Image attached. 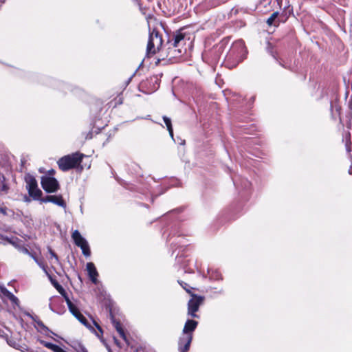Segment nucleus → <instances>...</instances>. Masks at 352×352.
I'll list each match as a JSON object with an SVG mask.
<instances>
[{
    "mask_svg": "<svg viewBox=\"0 0 352 352\" xmlns=\"http://www.w3.org/2000/svg\"><path fill=\"white\" fill-rule=\"evenodd\" d=\"M178 243H181V239H179V237L178 236V240L176 241V242H172L171 243V245L173 247H175Z\"/></svg>",
    "mask_w": 352,
    "mask_h": 352,
    "instance_id": "45",
    "label": "nucleus"
},
{
    "mask_svg": "<svg viewBox=\"0 0 352 352\" xmlns=\"http://www.w3.org/2000/svg\"><path fill=\"white\" fill-rule=\"evenodd\" d=\"M124 166L129 175L135 177H142V169L137 163L129 161L126 163Z\"/></svg>",
    "mask_w": 352,
    "mask_h": 352,
    "instance_id": "12",
    "label": "nucleus"
},
{
    "mask_svg": "<svg viewBox=\"0 0 352 352\" xmlns=\"http://www.w3.org/2000/svg\"><path fill=\"white\" fill-rule=\"evenodd\" d=\"M350 159H351V165H350V167H349V168L348 172H349V174L351 175V174H352V156H351V154H350Z\"/></svg>",
    "mask_w": 352,
    "mask_h": 352,
    "instance_id": "43",
    "label": "nucleus"
},
{
    "mask_svg": "<svg viewBox=\"0 0 352 352\" xmlns=\"http://www.w3.org/2000/svg\"><path fill=\"white\" fill-rule=\"evenodd\" d=\"M118 308L114 305L111 301V324L120 335V337L129 344V340L127 339L126 331L123 323L116 318V314H118Z\"/></svg>",
    "mask_w": 352,
    "mask_h": 352,
    "instance_id": "6",
    "label": "nucleus"
},
{
    "mask_svg": "<svg viewBox=\"0 0 352 352\" xmlns=\"http://www.w3.org/2000/svg\"><path fill=\"white\" fill-rule=\"evenodd\" d=\"M58 293L64 298L67 305H69V303L72 302L64 288H63V292H58Z\"/></svg>",
    "mask_w": 352,
    "mask_h": 352,
    "instance_id": "32",
    "label": "nucleus"
},
{
    "mask_svg": "<svg viewBox=\"0 0 352 352\" xmlns=\"http://www.w3.org/2000/svg\"><path fill=\"white\" fill-rule=\"evenodd\" d=\"M56 171L54 169H50L47 171V175L46 176L53 177Z\"/></svg>",
    "mask_w": 352,
    "mask_h": 352,
    "instance_id": "42",
    "label": "nucleus"
},
{
    "mask_svg": "<svg viewBox=\"0 0 352 352\" xmlns=\"http://www.w3.org/2000/svg\"><path fill=\"white\" fill-rule=\"evenodd\" d=\"M41 184L43 189L47 193L56 192L60 188V184L58 180L54 177L42 176L41 177Z\"/></svg>",
    "mask_w": 352,
    "mask_h": 352,
    "instance_id": "8",
    "label": "nucleus"
},
{
    "mask_svg": "<svg viewBox=\"0 0 352 352\" xmlns=\"http://www.w3.org/2000/svg\"><path fill=\"white\" fill-rule=\"evenodd\" d=\"M138 69L134 72V73L128 78L126 80H124L122 85L111 94V107L115 109L118 105H120L123 103L124 100V92L131 82L132 78L137 73Z\"/></svg>",
    "mask_w": 352,
    "mask_h": 352,
    "instance_id": "4",
    "label": "nucleus"
},
{
    "mask_svg": "<svg viewBox=\"0 0 352 352\" xmlns=\"http://www.w3.org/2000/svg\"><path fill=\"white\" fill-rule=\"evenodd\" d=\"M162 38L160 35V33L155 29H153L149 33L148 41L147 43L146 52L147 54H155V45H162ZM159 48V46H157Z\"/></svg>",
    "mask_w": 352,
    "mask_h": 352,
    "instance_id": "10",
    "label": "nucleus"
},
{
    "mask_svg": "<svg viewBox=\"0 0 352 352\" xmlns=\"http://www.w3.org/2000/svg\"><path fill=\"white\" fill-rule=\"evenodd\" d=\"M67 307L69 311L74 317L80 313L78 308L73 302L69 303V305H68Z\"/></svg>",
    "mask_w": 352,
    "mask_h": 352,
    "instance_id": "28",
    "label": "nucleus"
},
{
    "mask_svg": "<svg viewBox=\"0 0 352 352\" xmlns=\"http://www.w3.org/2000/svg\"><path fill=\"white\" fill-rule=\"evenodd\" d=\"M186 35L183 32V29H180L174 32L172 36L169 37L168 43L169 44V49L170 50L176 51L177 47L186 44Z\"/></svg>",
    "mask_w": 352,
    "mask_h": 352,
    "instance_id": "9",
    "label": "nucleus"
},
{
    "mask_svg": "<svg viewBox=\"0 0 352 352\" xmlns=\"http://www.w3.org/2000/svg\"><path fill=\"white\" fill-rule=\"evenodd\" d=\"M343 141L344 142L345 148L348 153L350 154L351 151L352 142L351 140V133H347L343 137Z\"/></svg>",
    "mask_w": 352,
    "mask_h": 352,
    "instance_id": "23",
    "label": "nucleus"
},
{
    "mask_svg": "<svg viewBox=\"0 0 352 352\" xmlns=\"http://www.w3.org/2000/svg\"><path fill=\"white\" fill-rule=\"evenodd\" d=\"M219 294H223V289L219 290Z\"/></svg>",
    "mask_w": 352,
    "mask_h": 352,
    "instance_id": "50",
    "label": "nucleus"
},
{
    "mask_svg": "<svg viewBox=\"0 0 352 352\" xmlns=\"http://www.w3.org/2000/svg\"><path fill=\"white\" fill-rule=\"evenodd\" d=\"M178 283L184 289H185L187 292L190 293V287L185 282L182 280H178Z\"/></svg>",
    "mask_w": 352,
    "mask_h": 352,
    "instance_id": "33",
    "label": "nucleus"
},
{
    "mask_svg": "<svg viewBox=\"0 0 352 352\" xmlns=\"http://www.w3.org/2000/svg\"><path fill=\"white\" fill-rule=\"evenodd\" d=\"M234 184L239 188V186L241 188L245 189L246 190H249L251 187V183L246 179H242L240 184H238V182L236 179H232Z\"/></svg>",
    "mask_w": 352,
    "mask_h": 352,
    "instance_id": "21",
    "label": "nucleus"
},
{
    "mask_svg": "<svg viewBox=\"0 0 352 352\" xmlns=\"http://www.w3.org/2000/svg\"><path fill=\"white\" fill-rule=\"evenodd\" d=\"M31 256V257H32V258L35 261V262H36V263H38V265L40 267H41L42 268H43V269H44V265H42V263H41L38 261V258H36V257L33 254H32V256Z\"/></svg>",
    "mask_w": 352,
    "mask_h": 352,
    "instance_id": "40",
    "label": "nucleus"
},
{
    "mask_svg": "<svg viewBox=\"0 0 352 352\" xmlns=\"http://www.w3.org/2000/svg\"><path fill=\"white\" fill-rule=\"evenodd\" d=\"M80 352H88V351L87 350V349L85 347L82 346V347H81Z\"/></svg>",
    "mask_w": 352,
    "mask_h": 352,
    "instance_id": "47",
    "label": "nucleus"
},
{
    "mask_svg": "<svg viewBox=\"0 0 352 352\" xmlns=\"http://www.w3.org/2000/svg\"><path fill=\"white\" fill-rule=\"evenodd\" d=\"M115 179L118 182V183L122 185L123 187H124L126 189L133 192H138L144 197L145 198L150 197L151 202L153 203L154 200V194L151 192L149 188H148V182H144V179H141L140 180H138L136 182V184H131L125 182L124 180L120 179L118 176H113ZM164 191L161 192L160 193L155 194V197H157L162 193H164Z\"/></svg>",
    "mask_w": 352,
    "mask_h": 352,
    "instance_id": "2",
    "label": "nucleus"
},
{
    "mask_svg": "<svg viewBox=\"0 0 352 352\" xmlns=\"http://www.w3.org/2000/svg\"><path fill=\"white\" fill-rule=\"evenodd\" d=\"M16 349L20 350L21 352H30V349L25 345H19Z\"/></svg>",
    "mask_w": 352,
    "mask_h": 352,
    "instance_id": "36",
    "label": "nucleus"
},
{
    "mask_svg": "<svg viewBox=\"0 0 352 352\" xmlns=\"http://www.w3.org/2000/svg\"><path fill=\"white\" fill-rule=\"evenodd\" d=\"M267 51L268 52L273 56V58L276 60L277 58L276 54L273 51V46L270 43H267Z\"/></svg>",
    "mask_w": 352,
    "mask_h": 352,
    "instance_id": "34",
    "label": "nucleus"
},
{
    "mask_svg": "<svg viewBox=\"0 0 352 352\" xmlns=\"http://www.w3.org/2000/svg\"><path fill=\"white\" fill-rule=\"evenodd\" d=\"M26 188L30 197L34 200H38L42 196V191L38 188L37 181L35 177L30 173L25 175Z\"/></svg>",
    "mask_w": 352,
    "mask_h": 352,
    "instance_id": "5",
    "label": "nucleus"
},
{
    "mask_svg": "<svg viewBox=\"0 0 352 352\" xmlns=\"http://www.w3.org/2000/svg\"><path fill=\"white\" fill-rule=\"evenodd\" d=\"M192 340V336H180L178 340L179 352H188L190 349V344Z\"/></svg>",
    "mask_w": 352,
    "mask_h": 352,
    "instance_id": "13",
    "label": "nucleus"
},
{
    "mask_svg": "<svg viewBox=\"0 0 352 352\" xmlns=\"http://www.w3.org/2000/svg\"><path fill=\"white\" fill-rule=\"evenodd\" d=\"M101 104H102V102H101L100 100H97L96 101V105H97L98 107H97L96 109H98L100 111H101V110H102V108H101V107H100V106H101Z\"/></svg>",
    "mask_w": 352,
    "mask_h": 352,
    "instance_id": "41",
    "label": "nucleus"
},
{
    "mask_svg": "<svg viewBox=\"0 0 352 352\" xmlns=\"http://www.w3.org/2000/svg\"><path fill=\"white\" fill-rule=\"evenodd\" d=\"M51 203H53L58 206L62 208H66L67 205L65 201H64L62 195H52Z\"/></svg>",
    "mask_w": 352,
    "mask_h": 352,
    "instance_id": "20",
    "label": "nucleus"
},
{
    "mask_svg": "<svg viewBox=\"0 0 352 352\" xmlns=\"http://www.w3.org/2000/svg\"><path fill=\"white\" fill-rule=\"evenodd\" d=\"M49 308L52 311L60 315L63 314L66 311L63 300L58 296L50 298Z\"/></svg>",
    "mask_w": 352,
    "mask_h": 352,
    "instance_id": "11",
    "label": "nucleus"
},
{
    "mask_svg": "<svg viewBox=\"0 0 352 352\" xmlns=\"http://www.w3.org/2000/svg\"><path fill=\"white\" fill-rule=\"evenodd\" d=\"M94 324L98 330V331H96V330L93 329L95 335L100 339V342L105 346L108 352H110V345L108 344L107 340L103 337L104 331L102 328L96 321H94Z\"/></svg>",
    "mask_w": 352,
    "mask_h": 352,
    "instance_id": "15",
    "label": "nucleus"
},
{
    "mask_svg": "<svg viewBox=\"0 0 352 352\" xmlns=\"http://www.w3.org/2000/svg\"><path fill=\"white\" fill-rule=\"evenodd\" d=\"M87 270L88 272L89 277L91 282L94 284L97 283V277L98 276V273L97 270L94 265V264L91 262L87 263Z\"/></svg>",
    "mask_w": 352,
    "mask_h": 352,
    "instance_id": "16",
    "label": "nucleus"
},
{
    "mask_svg": "<svg viewBox=\"0 0 352 352\" xmlns=\"http://www.w3.org/2000/svg\"><path fill=\"white\" fill-rule=\"evenodd\" d=\"M191 296L192 298L188 302V315L191 318H199V316L196 313L198 311L200 305L203 304L204 297L195 294H192Z\"/></svg>",
    "mask_w": 352,
    "mask_h": 352,
    "instance_id": "7",
    "label": "nucleus"
},
{
    "mask_svg": "<svg viewBox=\"0 0 352 352\" xmlns=\"http://www.w3.org/2000/svg\"><path fill=\"white\" fill-rule=\"evenodd\" d=\"M6 210V208H0V213H2L4 215L7 214Z\"/></svg>",
    "mask_w": 352,
    "mask_h": 352,
    "instance_id": "44",
    "label": "nucleus"
},
{
    "mask_svg": "<svg viewBox=\"0 0 352 352\" xmlns=\"http://www.w3.org/2000/svg\"><path fill=\"white\" fill-rule=\"evenodd\" d=\"M30 352H34L32 350H30Z\"/></svg>",
    "mask_w": 352,
    "mask_h": 352,
    "instance_id": "53",
    "label": "nucleus"
},
{
    "mask_svg": "<svg viewBox=\"0 0 352 352\" xmlns=\"http://www.w3.org/2000/svg\"><path fill=\"white\" fill-rule=\"evenodd\" d=\"M82 250V254L85 256V257H89L91 256V250H90V247H89V243H86L85 245H84L83 246H82L81 248H80Z\"/></svg>",
    "mask_w": 352,
    "mask_h": 352,
    "instance_id": "30",
    "label": "nucleus"
},
{
    "mask_svg": "<svg viewBox=\"0 0 352 352\" xmlns=\"http://www.w3.org/2000/svg\"><path fill=\"white\" fill-rule=\"evenodd\" d=\"M28 316H30V317L32 318V320L36 322V324L40 327V329H41V330H40V331H41V332H44V333H45V332H50V333H52V334L55 335V333H53L52 331H50V330L49 329V328H48L47 326H45V325L44 324V323H43L41 320H39V319L38 318V317H37V316H36V317H33V316H31L30 314H28Z\"/></svg>",
    "mask_w": 352,
    "mask_h": 352,
    "instance_id": "19",
    "label": "nucleus"
},
{
    "mask_svg": "<svg viewBox=\"0 0 352 352\" xmlns=\"http://www.w3.org/2000/svg\"><path fill=\"white\" fill-rule=\"evenodd\" d=\"M278 12H274L267 20V23L268 25H272L274 23V21L278 16Z\"/></svg>",
    "mask_w": 352,
    "mask_h": 352,
    "instance_id": "31",
    "label": "nucleus"
},
{
    "mask_svg": "<svg viewBox=\"0 0 352 352\" xmlns=\"http://www.w3.org/2000/svg\"><path fill=\"white\" fill-rule=\"evenodd\" d=\"M84 156L83 154L76 152L60 157L57 162V164L59 168L62 171L65 172L78 167L80 164Z\"/></svg>",
    "mask_w": 352,
    "mask_h": 352,
    "instance_id": "3",
    "label": "nucleus"
},
{
    "mask_svg": "<svg viewBox=\"0 0 352 352\" xmlns=\"http://www.w3.org/2000/svg\"><path fill=\"white\" fill-rule=\"evenodd\" d=\"M114 342L119 346L121 347L120 342H118V339L115 337H113Z\"/></svg>",
    "mask_w": 352,
    "mask_h": 352,
    "instance_id": "46",
    "label": "nucleus"
},
{
    "mask_svg": "<svg viewBox=\"0 0 352 352\" xmlns=\"http://www.w3.org/2000/svg\"><path fill=\"white\" fill-rule=\"evenodd\" d=\"M208 274L210 280H221V274L217 270L208 269Z\"/></svg>",
    "mask_w": 352,
    "mask_h": 352,
    "instance_id": "22",
    "label": "nucleus"
},
{
    "mask_svg": "<svg viewBox=\"0 0 352 352\" xmlns=\"http://www.w3.org/2000/svg\"><path fill=\"white\" fill-rule=\"evenodd\" d=\"M21 250L23 253H24L25 254L32 256V253H31L27 248L23 247L21 249Z\"/></svg>",
    "mask_w": 352,
    "mask_h": 352,
    "instance_id": "38",
    "label": "nucleus"
},
{
    "mask_svg": "<svg viewBox=\"0 0 352 352\" xmlns=\"http://www.w3.org/2000/svg\"><path fill=\"white\" fill-rule=\"evenodd\" d=\"M1 292L6 296L12 303L18 305L19 300L16 296H15L12 292L8 290L6 287H2L1 289Z\"/></svg>",
    "mask_w": 352,
    "mask_h": 352,
    "instance_id": "18",
    "label": "nucleus"
},
{
    "mask_svg": "<svg viewBox=\"0 0 352 352\" xmlns=\"http://www.w3.org/2000/svg\"><path fill=\"white\" fill-rule=\"evenodd\" d=\"M25 201H26V202H29V201H30V198H28V197H25Z\"/></svg>",
    "mask_w": 352,
    "mask_h": 352,
    "instance_id": "49",
    "label": "nucleus"
},
{
    "mask_svg": "<svg viewBox=\"0 0 352 352\" xmlns=\"http://www.w3.org/2000/svg\"><path fill=\"white\" fill-rule=\"evenodd\" d=\"M163 120L167 127V130L168 131L170 136L173 139V129L172 126L171 120L168 117L164 116Z\"/></svg>",
    "mask_w": 352,
    "mask_h": 352,
    "instance_id": "26",
    "label": "nucleus"
},
{
    "mask_svg": "<svg viewBox=\"0 0 352 352\" xmlns=\"http://www.w3.org/2000/svg\"><path fill=\"white\" fill-rule=\"evenodd\" d=\"M72 237L75 245L79 248H81L88 243L87 241L80 234V233L77 230L72 233Z\"/></svg>",
    "mask_w": 352,
    "mask_h": 352,
    "instance_id": "17",
    "label": "nucleus"
},
{
    "mask_svg": "<svg viewBox=\"0 0 352 352\" xmlns=\"http://www.w3.org/2000/svg\"><path fill=\"white\" fill-rule=\"evenodd\" d=\"M277 63L283 68L293 71L294 69V66L292 64V63H289L288 61H285L283 59H278V58L276 59Z\"/></svg>",
    "mask_w": 352,
    "mask_h": 352,
    "instance_id": "25",
    "label": "nucleus"
},
{
    "mask_svg": "<svg viewBox=\"0 0 352 352\" xmlns=\"http://www.w3.org/2000/svg\"><path fill=\"white\" fill-rule=\"evenodd\" d=\"M3 334H5L4 332L0 329V336L1 337H4Z\"/></svg>",
    "mask_w": 352,
    "mask_h": 352,
    "instance_id": "48",
    "label": "nucleus"
},
{
    "mask_svg": "<svg viewBox=\"0 0 352 352\" xmlns=\"http://www.w3.org/2000/svg\"><path fill=\"white\" fill-rule=\"evenodd\" d=\"M91 111H94V107H92V106H91Z\"/></svg>",
    "mask_w": 352,
    "mask_h": 352,
    "instance_id": "51",
    "label": "nucleus"
},
{
    "mask_svg": "<svg viewBox=\"0 0 352 352\" xmlns=\"http://www.w3.org/2000/svg\"><path fill=\"white\" fill-rule=\"evenodd\" d=\"M9 186L6 183V177L3 175L0 174V192L7 194L9 190Z\"/></svg>",
    "mask_w": 352,
    "mask_h": 352,
    "instance_id": "24",
    "label": "nucleus"
},
{
    "mask_svg": "<svg viewBox=\"0 0 352 352\" xmlns=\"http://www.w3.org/2000/svg\"><path fill=\"white\" fill-rule=\"evenodd\" d=\"M178 50L179 53H181V52H181V50H180L179 49V50Z\"/></svg>",
    "mask_w": 352,
    "mask_h": 352,
    "instance_id": "52",
    "label": "nucleus"
},
{
    "mask_svg": "<svg viewBox=\"0 0 352 352\" xmlns=\"http://www.w3.org/2000/svg\"><path fill=\"white\" fill-rule=\"evenodd\" d=\"M48 252L50 254L51 256L54 258L55 260L58 262V257L56 254L52 250V248H48Z\"/></svg>",
    "mask_w": 352,
    "mask_h": 352,
    "instance_id": "37",
    "label": "nucleus"
},
{
    "mask_svg": "<svg viewBox=\"0 0 352 352\" xmlns=\"http://www.w3.org/2000/svg\"><path fill=\"white\" fill-rule=\"evenodd\" d=\"M198 322L194 320L188 319L183 328V336H192L193 331L196 329Z\"/></svg>",
    "mask_w": 352,
    "mask_h": 352,
    "instance_id": "14",
    "label": "nucleus"
},
{
    "mask_svg": "<svg viewBox=\"0 0 352 352\" xmlns=\"http://www.w3.org/2000/svg\"><path fill=\"white\" fill-rule=\"evenodd\" d=\"M48 276L52 285L56 288V289L58 292H63V287H62V285H60L59 283L56 279L53 278L50 275H48Z\"/></svg>",
    "mask_w": 352,
    "mask_h": 352,
    "instance_id": "27",
    "label": "nucleus"
},
{
    "mask_svg": "<svg viewBox=\"0 0 352 352\" xmlns=\"http://www.w3.org/2000/svg\"><path fill=\"white\" fill-rule=\"evenodd\" d=\"M75 318L82 324H84L87 327H91L89 325L87 318L81 314L80 313L78 315L76 316Z\"/></svg>",
    "mask_w": 352,
    "mask_h": 352,
    "instance_id": "29",
    "label": "nucleus"
},
{
    "mask_svg": "<svg viewBox=\"0 0 352 352\" xmlns=\"http://www.w3.org/2000/svg\"><path fill=\"white\" fill-rule=\"evenodd\" d=\"M247 53L243 41H234L226 55L223 62L225 66L230 69L235 67L246 58Z\"/></svg>",
    "mask_w": 352,
    "mask_h": 352,
    "instance_id": "1",
    "label": "nucleus"
},
{
    "mask_svg": "<svg viewBox=\"0 0 352 352\" xmlns=\"http://www.w3.org/2000/svg\"><path fill=\"white\" fill-rule=\"evenodd\" d=\"M52 196V195H47L45 197H42L41 196L38 201H39L41 203L51 202Z\"/></svg>",
    "mask_w": 352,
    "mask_h": 352,
    "instance_id": "35",
    "label": "nucleus"
},
{
    "mask_svg": "<svg viewBox=\"0 0 352 352\" xmlns=\"http://www.w3.org/2000/svg\"><path fill=\"white\" fill-rule=\"evenodd\" d=\"M7 343L10 346H12V347H14L15 349H16L18 347V346L19 345V344H16L15 342L10 341L8 340H7Z\"/></svg>",
    "mask_w": 352,
    "mask_h": 352,
    "instance_id": "39",
    "label": "nucleus"
}]
</instances>
